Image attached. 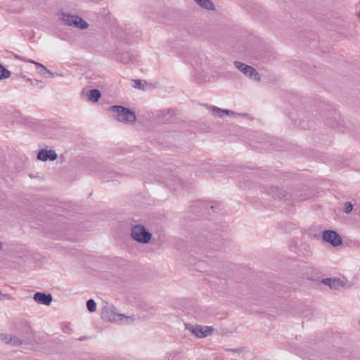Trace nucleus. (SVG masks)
I'll return each instance as SVG.
<instances>
[{
	"mask_svg": "<svg viewBox=\"0 0 360 360\" xmlns=\"http://www.w3.org/2000/svg\"><path fill=\"white\" fill-rule=\"evenodd\" d=\"M101 316L103 320L111 322L124 321L126 323H128L132 320L131 316H126L124 314L117 313L115 307L108 303H106L101 309Z\"/></svg>",
	"mask_w": 360,
	"mask_h": 360,
	"instance_id": "f257e3e1",
	"label": "nucleus"
},
{
	"mask_svg": "<svg viewBox=\"0 0 360 360\" xmlns=\"http://www.w3.org/2000/svg\"><path fill=\"white\" fill-rule=\"evenodd\" d=\"M113 112V117L117 121L131 124L136 121V115L130 109L121 105H112L109 108Z\"/></svg>",
	"mask_w": 360,
	"mask_h": 360,
	"instance_id": "f03ea898",
	"label": "nucleus"
},
{
	"mask_svg": "<svg viewBox=\"0 0 360 360\" xmlns=\"http://www.w3.org/2000/svg\"><path fill=\"white\" fill-rule=\"evenodd\" d=\"M131 236L133 240L141 244L148 243L152 238V234L141 224H136L131 226Z\"/></svg>",
	"mask_w": 360,
	"mask_h": 360,
	"instance_id": "7ed1b4c3",
	"label": "nucleus"
},
{
	"mask_svg": "<svg viewBox=\"0 0 360 360\" xmlns=\"http://www.w3.org/2000/svg\"><path fill=\"white\" fill-rule=\"evenodd\" d=\"M185 328L198 338L209 336L213 332V328L210 326H201L189 323H185Z\"/></svg>",
	"mask_w": 360,
	"mask_h": 360,
	"instance_id": "20e7f679",
	"label": "nucleus"
},
{
	"mask_svg": "<svg viewBox=\"0 0 360 360\" xmlns=\"http://www.w3.org/2000/svg\"><path fill=\"white\" fill-rule=\"evenodd\" d=\"M322 283L330 289L338 290L340 288H349L352 283L346 278H327L322 280Z\"/></svg>",
	"mask_w": 360,
	"mask_h": 360,
	"instance_id": "39448f33",
	"label": "nucleus"
},
{
	"mask_svg": "<svg viewBox=\"0 0 360 360\" xmlns=\"http://www.w3.org/2000/svg\"><path fill=\"white\" fill-rule=\"evenodd\" d=\"M235 67L243 72L245 76L252 78L257 82L261 80V76L259 72L252 66L248 65L240 61L234 62Z\"/></svg>",
	"mask_w": 360,
	"mask_h": 360,
	"instance_id": "423d86ee",
	"label": "nucleus"
},
{
	"mask_svg": "<svg viewBox=\"0 0 360 360\" xmlns=\"http://www.w3.org/2000/svg\"><path fill=\"white\" fill-rule=\"evenodd\" d=\"M323 240L330 243L334 247L340 245L342 243V240L339 234L332 230H326L322 233Z\"/></svg>",
	"mask_w": 360,
	"mask_h": 360,
	"instance_id": "0eeeda50",
	"label": "nucleus"
},
{
	"mask_svg": "<svg viewBox=\"0 0 360 360\" xmlns=\"http://www.w3.org/2000/svg\"><path fill=\"white\" fill-rule=\"evenodd\" d=\"M81 95L84 97H86L89 101L96 103L101 97V92L98 89H91L88 91L83 90Z\"/></svg>",
	"mask_w": 360,
	"mask_h": 360,
	"instance_id": "6e6552de",
	"label": "nucleus"
},
{
	"mask_svg": "<svg viewBox=\"0 0 360 360\" xmlns=\"http://www.w3.org/2000/svg\"><path fill=\"white\" fill-rule=\"evenodd\" d=\"M33 298L37 303L47 306L51 304L53 300L50 294L46 295L44 292L35 293Z\"/></svg>",
	"mask_w": 360,
	"mask_h": 360,
	"instance_id": "1a4fd4ad",
	"label": "nucleus"
},
{
	"mask_svg": "<svg viewBox=\"0 0 360 360\" xmlns=\"http://www.w3.org/2000/svg\"><path fill=\"white\" fill-rule=\"evenodd\" d=\"M57 154L54 150H41L39 151L37 155V158L41 161H46L47 160H50L51 161L55 160L57 158Z\"/></svg>",
	"mask_w": 360,
	"mask_h": 360,
	"instance_id": "9d476101",
	"label": "nucleus"
},
{
	"mask_svg": "<svg viewBox=\"0 0 360 360\" xmlns=\"http://www.w3.org/2000/svg\"><path fill=\"white\" fill-rule=\"evenodd\" d=\"M208 109L212 112L213 115L222 117L224 115L233 116L235 112L229 110L221 109L218 107L209 106Z\"/></svg>",
	"mask_w": 360,
	"mask_h": 360,
	"instance_id": "9b49d317",
	"label": "nucleus"
},
{
	"mask_svg": "<svg viewBox=\"0 0 360 360\" xmlns=\"http://www.w3.org/2000/svg\"><path fill=\"white\" fill-rule=\"evenodd\" d=\"M198 6L201 8L208 10H215V6L211 0H193Z\"/></svg>",
	"mask_w": 360,
	"mask_h": 360,
	"instance_id": "f8f14e48",
	"label": "nucleus"
},
{
	"mask_svg": "<svg viewBox=\"0 0 360 360\" xmlns=\"http://www.w3.org/2000/svg\"><path fill=\"white\" fill-rule=\"evenodd\" d=\"M70 26L79 28L81 30H85L88 28L89 24L80 17L76 15L75 18L72 21Z\"/></svg>",
	"mask_w": 360,
	"mask_h": 360,
	"instance_id": "ddd939ff",
	"label": "nucleus"
},
{
	"mask_svg": "<svg viewBox=\"0 0 360 360\" xmlns=\"http://www.w3.org/2000/svg\"><path fill=\"white\" fill-rule=\"evenodd\" d=\"M75 15H72L68 13H61L60 14V19L66 25L70 26L72 21L75 18Z\"/></svg>",
	"mask_w": 360,
	"mask_h": 360,
	"instance_id": "4468645a",
	"label": "nucleus"
},
{
	"mask_svg": "<svg viewBox=\"0 0 360 360\" xmlns=\"http://www.w3.org/2000/svg\"><path fill=\"white\" fill-rule=\"evenodd\" d=\"M34 65L38 68L39 73L44 76L47 77V75L50 77H53V75L51 72H50L45 66L39 63H34Z\"/></svg>",
	"mask_w": 360,
	"mask_h": 360,
	"instance_id": "2eb2a0df",
	"label": "nucleus"
},
{
	"mask_svg": "<svg viewBox=\"0 0 360 360\" xmlns=\"http://www.w3.org/2000/svg\"><path fill=\"white\" fill-rule=\"evenodd\" d=\"M269 194L274 198H282L285 195L284 191H281L278 187L273 186L269 189Z\"/></svg>",
	"mask_w": 360,
	"mask_h": 360,
	"instance_id": "dca6fc26",
	"label": "nucleus"
},
{
	"mask_svg": "<svg viewBox=\"0 0 360 360\" xmlns=\"http://www.w3.org/2000/svg\"><path fill=\"white\" fill-rule=\"evenodd\" d=\"M10 76V71L0 64V79L8 78Z\"/></svg>",
	"mask_w": 360,
	"mask_h": 360,
	"instance_id": "f3484780",
	"label": "nucleus"
},
{
	"mask_svg": "<svg viewBox=\"0 0 360 360\" xmlns=\"http://www.w3.org/2000/svg\"><path fill=\"white\" fill-rule=\"evenodd\" d=\"M86 307H87V309L88 310L90 311V312H94L96 311V302L91 299V300H89L86 302Z\"/></svg>",
	"mask_w": 360,
	"mask_h": 360,
	"instance_id": "a211bd4d",
	"label": "nucleus"
},
{
	"mask_svg": "<svg viewBox=\"0 0 360 360\" xmlns=\"http://www.w3.org/2000/svg\"><path fill=\"white\" fill-rule=\"evenodd\" d=\"M12 335L6 333L0 334V340L6 344H10Z\"/></svg>",
	"mask_w": 360,
	"mask_h": 360,
	"instance_id": "6ab92c4d",
	"label": "nucleus"
},
{
	"mask_svg": "<svg viewBox=\"0 0 360 360\" xmlns=\"http://www.w3.org/2000/svg\"><path fill=\"white\" fill-rule=\"evenodd\" d=\"M9 345H11L12 346H18V345H21V341L20 340V339L18 337L12 335L11 340L10 341Z\"/></svg>",
	"mask_w": 360,
	"mask_h": 360,
	"instance_id": "aec40b11",
	"label": "nucleus"
},
{
	"mask_svg": "<svg viewBox=\"0 0 360 360\" xmlns=\"http://www.w3.org/2000/svg\"><path fill=\"white\" fill-rule=\"evenodd\" d=\"M353 209V205L350 202H347L345 204V212L349 213Z\"/></svg>",
	"mask_w": 360,
	"mask_h": 360,
	"instance_id": "412c9836",
	"label": "nucleus"
},
{
	"mask_svg": "<svg viewBox=\"0 0 360 360\" xmlns=\"http://www.w3.org/2000/svg\"><path fill=\"white\" fill-rule=\"evenodd\" d=\"M13 300V298L11 295H9L8 294H4L0 291V300Z\"/></svg>",
	"mask_w": 360,
	"mask_h": 360,
	"instance_id": "4be33fe9",
	"label": "nucleus"
},
{
	"mask_svg": "<svg viewBox=\"0 0 360 360\" xmlns=\"http://www.w3.org/2000/svg\"><path fill=\"white\" fill-rule=\"evenodd\" d=\"M133 86L136 89H143V85L140 80H134Z\"/></svg>",
	"mask_w": 360,
	"mask_h": 360,
	"instance_id": "5701e85b",
	"label": "nucleus"
},
{
	"mask_svg": "<svg viewBox=\"0 0 360 360\" xmlns=\"http://www.w3.org/2000/svg\"><path fill=\"white\" fill-rule=\"evenodd\" d=\"M25 61H27L28 63H33V64H34V63H36L34 60H30V59L25 60Z\"/></svg>",
	"mask_w": 360,
	"mask_h": 360,
	"instance_id": "b1692460",
	"label": "nucleus"
},
{
	"mask_svg": "<svg viewBox=\"0 0 360 360\" xmlns=\"http://www.w3.org/2000/svg\"><path fill=\"white\" fill-rule=\"evenodd\" d=\"M3 247H4V243L1 241H0V251L2 250Z\"/></svg>",
	"mask_w": 360,
	"mask_h": 360,
	"instance_id": "393cba45",
	"label": "nucleus"
},
{
	"mask_svg": "<svg viewBox=\"0 0 360 360\" xmlns=\"http://www.w3.org/2000/svg\"><path fill=\"white\" fill-rule=\"evenodd\" d=\"M68 330H69V328L67 327V328H65H65L63 329V331L64 332H68Z\"/></svg>",
	"mask_w": 360,
	"mask_h": 360,
	"instance_id": "a878e982",
	"label": "nucleus"
},
{
	"mask_svg": "<svg viewBox=\"0 0 360 360\" xmlns=\"http://www.w3.org/2000/svg\"><path fill=\"white\" fill-rule=\"evenodd\" d=\"M68 330H69V328L67 327V328H65H65L63 329V331L64 332H68Z\"/></svg>",
	"mask_w": 360,
	"mask_h": 360,
	"instance_id": "bb28decb",
	"label": "nucleus"
},
{
	"mask_svg": "<svg viewBox=\"0 0 360 360\" xmlns=\"http://www.w3.org/2000/svg\"><path fill=\"white\" fill-rule=\"evenodd\" d=\"M357 16H358V18L360 19V11L358 13Z\"/></svg>",
	"mask_w": 360,
	"mask_h": 360,
	"instance_id": "cd10ccee",
	"label": "nucleus"
},
{
	"mask_svg": "<svg viewBox=\"0 0 360 360\" xmlns=\"http://www.w3.org/2000/svg\"><path fill=\"white\" fill-rule=\"evenodd\" d=\"M358 323L360 326V319L359 320Z\"/></svg>",
	"mask_w": 360,
	"mask_h": 360,
	"instance_id": "c85d7f7f",
	"label": "nucleus"
}]
</instances>
